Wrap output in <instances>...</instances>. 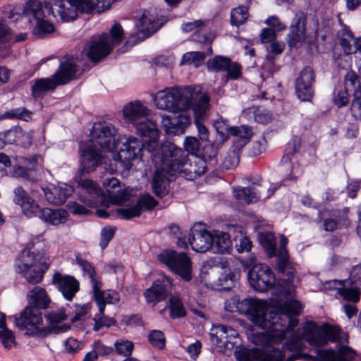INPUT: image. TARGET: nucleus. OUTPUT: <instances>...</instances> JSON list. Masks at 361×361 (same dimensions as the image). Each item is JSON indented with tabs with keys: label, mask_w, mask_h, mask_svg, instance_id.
I'll return each instance as SVG.
<instances>
[{
	"label": "nucleus",
	"mask_w": 361,
	"mask_h": 361,
	"mask_svg": "<svg viewBox=\"0 0 361 361\" xmlns=\"http://www.w3.org/2000/svg\"><path fill=\"white\" fill-rule=\"evenodd\" d=\"M350 95V92L341 86L334 92L333 102L338 108L345 106L349 102Z\"/></svg>",
	"instance_id": "nucleus-57"
},
{
	"label": "nucleus",
	"mask_w": 361,
	"mask_h": 361,
	"mask_svg": "<svg viewBox=\"0 0 361 361\" xmlns=\"http://www.w3.org/2000/svg\"><path fill=\"white\" fill-rule=\"evenodd\" d=\"M9 318L13 319L16 326L20 330H25V335L37 338L45 337L51 333H63L70 329L69 324L40 327L43 322L42 312L31 305H27L19 316L15 315Z\"/></svg>",
	"instance_id": "nucleus-6"
},
{
	"label": "nucleus",
	"mask_w": 361,
	"mask_h": 361,
	"mask_svg": "<svg viewBox=\"0 0 361 361\" xmlns=\"http://www.w3.org/2000/svg\"><path fill=\"white\" fill-rule=\"evenodd\" d=\"M302 306L298 300H290L284 304L281 310H274L280 314H288V316H297L300 314Z\"/></svg>",
	"instance_id": "nucleus-58"
},
{
	"label": "nucleus",
	"mask_w": 361,
	"mask_h": 361,
	"mask_svg": "<svg viewBox=\"0 0 361 361\" xmlns=\"http://www.w3.org/2000/svg\"><path fill=\"white\" fill-rule=\"evenodd\" d=\"M27 298L28 305L38 308L39 310L48 308L51 302L45 289L40 286H35L30 290Z\"/></svg>",
	"instance_id": "nucleus-35"
},
{
	"label": "nucleus",
	"mask_w": 361,
	"mask_h": 361,
	"mask_svg": "<svg viewBox=\"0 0 361 361\" xmlns=\"http://www.w3.org/2000/svg\"><path fill=\"white\" fill-rule=\"evenodd\" d=\"M102 184L109 197L116 203H121L126 200L127 194L121 189L117 178L109 176L104 179Z\"/></svg>",
	"instance_id": "nucleus-36"
},
{
	"label": "nucleus",
	"mask_w": 361,
	"mask_h": 361,
	"mask_svg": "<svg viewBox=\"0 0 361 361\" xmlns=\"http://www.w3.org/2000/svg\"><path fill=\"white\" fill-rule=\"evenodd\" d=\"M116 135V129L111 123L105 121L95 123L90 133L89 145L100 150H113L117 142Z\"/></svg>",
	"instance_id": "nucleus-13"
},
{
	"label": "nucleus",
	"mask_w": 361,
	"mask_h": 361,
	"mask_svg": "<svg viewBox=\"0 0 361 361\" xmlns=\"http://www.w3.org/2000/svg\"><path fill=\"white\" fill-rule=\"evenodd\" d=\"M78 186L80 188V200L90 207L97 206L101 195L97 185L91 180L80 178L78 181Z\"/></svg>",
	"instance_id": "nucleus-25"
},
{
	"label": "nucleus",
	"mask_w": 361,
	"mask_h": 361,
	"mask_svg": "<svg viewBox=\"0 0 361 361\" xmlns=\"http://www.w3.org/2000/svg\"><path fill=\"white\" fill-rule=\"evenodd\" d=\"M350 111L352 116L355 119H361V86L360 87V90H355V93H353Z\"/></svg>",
	"instance_id": "nucleus-63"
},
{
	"label": "nucleus",
	"mask_w": 361,
	"mask_h": 361,
	"mask_svg": "<svg viewBox=\"0 0 361 361\" xmlns=\"http://www.w3.org/2000/svg\"><path fill=\"white\" fill-rule=\"evenodd\" d=\"M243 116L254 120L259 123H267L271 121L272 115L269 111L263 106H252L243 111Z\"/></svg>",
	"instance_id": "nucleus-41"
},
{
	"label": "nucleus",
	"mask_w": 361,
	"mask_h": 361,
	"mask_svg": "<svg viewBox=\"0 0 361 361\" xmlns=\"http://www.w3.org/2000/svg\"><path fill=\"white\" fill-rule=\"evenodd\" d=\"M139 32H142L145 37H149L160 27V24L155 15V11H145L136 23Z\"/></svg>",
	"instance_id": "nucleus-31"
},
{
	"label": "nucleus",
	"mask_w": 361,
	"mask_h": 361,
	"mask_svg": "<svg viewBox=\"0 0 361 361\" xmlns=\"http://www.w3.org/2000/svg\"><path fill=\"white\" fill-rule=\"evenodd\" d=\"M32 113L25 107H18L6 111L1 116V119H21L25 121L31 118Z\"/></svg>",
	"instance_id": "nucleus-55"
},
{
	"label": "nucleus",
	"mask_w": 361,
	"mask_h": 361,
	"mask_svg": "<svg viewBox=\"0 0 361 361\" xmlns=\"http://www.w3.org/2000/svg\"><path fill=\"white\" fill-rule=\"evenodd\" d=\"M207 22V20H197L192 22L184 23L181 25V30L184 32H190L197 30L192 36L193 40L200 43L207 44L209 43V39L205 35L200 36L197 34V31H201L202 30Z\"/></svg>",
	"instance_id": "nucleus-42"
},
{
	"label": "nucleus",
	"mask_w": 361,
	"mask_h": 361,
	"mask_svg": "<svg viewBox=\"0 0 361 361\" xmlns=\"http://www.w3.org/2000/svg\"><path fill=\"white\" fill-rule=\"evenodd\" d=\"M123 35L121 25L116 23L111 27L109 36L103 33L99 36L92 37L84 51L92 62H97L109 54L114 46L122 42Z\"/></svg>",
	"instance_id": "nucleus-7"
},
{
	"label": "nucleus",
	"mask_w": 361,
	"mask_h": 361,
	"mask_svg": "<svg viewBox=\"0 0 361 361\" xmlns=\"http://www.w3.org/2000/svg\"><path fill=\"white\" fill-rule=\"evenodd\" d=\"M157 204L158 202L152 195L145 194L142 195L136 203L125 207L118 208L116 212L118 215L123 219H130L133 217L139 216L143 209L151 210Z\"/></svg>",
	"instance_id": "nucleus-22"
},
{
	"label": "nucleus",
	"mask_w": 361,
	"mask_h": 361,
	"mask_svg": "<svg viewBox=\"0 0 361 361\" xmlns=\"http://www.w3.org/2000/svg\"><path fill=\"white\" fill-rule=\"evenodd\" d=\"M148 341L149 343L159 349H163L165 347V336L164 334L160 330L150 331L148 336Z\"/></svg>",
	"instance_id": "nucleus-62"
},
{
	"label": "nucleus",
	"mask_w": 361,
	"mask_h": 361,
	"mask_svg": "<svg viewBox=\"0 0 361 361\" xmlns=\"http://www.w3.org/2000/svg\"><path fill=\"white\" fill-rule=\"evenodd\" d=\"M13 202L20 206L23 213L25 216L32 217L38 203L30 197L21 186L16 187L13 190Z\"/></svg>",
	"instance_id": "nucleus-30"
},
{
	"label": "nucleus",
	"mask_w": 361,
	"mask_h": 361,
	"mask_svg": "<svg viewBox=\"0 0 361 361\" xmlns=\"http://www.w3.org/2000/svg\"><path fill=\"white\" fill-rule=\"evenodd\" d=\"M188 240L192 249L197 252L212 250L214 236L207 231L195 229L189 234Z\"/></svg>",
	"instance_id": "nucleus-27"
},
{
	"label": "nucleus",
	"mask_w": 361,
	"mask_h": 361,
	"mask_svg": "<svg viewBox=\"0 0 361 361\" xmlns=\"http://www.w3.org/2000/svg\"><path fill=\"white\" fill-rule=\"evenodd\" d=\"M148 111V109L140 101H134L124 106L123 115L126 122L136 127L147 117Z\"/></svg>",
	"instance_id": "nucleus-29"
},
{
	"label": "nucleus",
	"mask_w": 361,
	"mask_h": 361,
	"mask_svg": "<svg viewBox=\"0 0 361 361\" xmlns=\"http://www.w3.org/2000/svg\"><path fill=\"white\" fill-rule=\"evenodd\" d=\"M205 54L202 51H191L185 54L180 61V65H193L200 67L204 61Z\"/></svg>",
	"instance_id": "nucleus-51"
},
{
	"label": "nucleus",
	"mask_w": 361,
	"mask_h": 361,
	"mask_svg": "<svg viewBox=\"0 0 361 361\" xmlns=\"http://www.w3.org/2000/svg\"><path fill=\"white\" fill-rule=\"evenodd\" d=\"M49 265V258L44 252L24 249L16 257L14 268L27 283L37 284L43 279Z\"/></svg>",
	"instance_id": "nucleus-3"
},
{
	"label": "nucleus",
	"mask_w": 361,
	"mask_h": 361,
	"mask_svg": "<svg viewBox=\"0 0 361 361\" xmlns=\"http://www.w3.org/2000/svg\"><path fill=\"white\" fill-rule=\"evenodd\" d=\"M233 195L240 203L248 204L257 202L259 200L260 192L253 185L250 187L235 188Z\"/></svg>",
	"instance_id": "nucleus-38"
},
{
	"label": "nucleus",
	"mask_w": 361,
	"mask_h": 361,
	"mask_svg": "<svg viewBox=\"0 0 361 361\" xmlns=\"http://www.w3.org/2000/svg\"><path fill=\"white\" fill-rule=\"evenodd\" d=\"M238 274L231 270H225L219 279V284L225 289H229L235 282Z\"/></svg>",
	"instance_id": "nucleus-64"
},
{
	"label": "nucleus",
	"mask_w": 361,
	"mask_h": 361,
	"mask_svg": "<svg viewBox=\"0 0 361 361\" xmlns=\"http://www.w3.org/2000/svg\"><path fill=\"white\" fill-rule=\"evenodd\" d=\"M145 145L137 138L133 136H121L116 142L113 150H117L116 160L121 162L126 169L131 167L130 162L133 160L141 159Z\"/></svg>",
	"instance_id": "nucleus-12"
},
{
	"label": "nucleus",
	"mask_w": 361,
	"mask_h": 361,
	"mask_svg": "<svg viewBox=\"0 0 361 361\" xmlns=\"http://www.w3.org/2000/svg\"><path fill=\"white\" fill-rule=\"evenodd\" d=\"M305 28L290 27V32L287 36V42L290 48L296 47L298 44L305 41Z\"/></svg>",
	"instance_id": "nucleus-54"
},
{
	"label": "nucleus",
	"mask_w": 361,
	"mask_h": 361,
	"mask_svg": "<svg viewBox=\"0 0 361 361\" xmlns=\"http://www.w3.org/2000/svg\"><path fill=\"white\" fill-rule=\"evenodd\" d=\"M186 111H178V112H180L178 115L173 118V124H175V128L178 130V133H183L191 122L190 116Z\"/></svg>",
	"instance_id": "nucleus-61"
},
{
	"label": "nucleus",
	"mask_w": 361,
	"mask_h": 361,
	"mask_svg": "<svg viewBox=\"0 0 361 361\" xmlns=\"http://www.w3.org/2000/svg\"><path fill=\"white\" fill-rule=\"evenodd\" d=\"M214 241L212 245V251L217 252L221 254L229 252L232 243L228 233L221 232L216 235Z\"/></svg>",
	"instance_id": "nucleus-43"
},
{
	"label": "nucleus",
	"mask_w": 361,
	"mask_h": 361,
	"mask_svg": "<svg viewBox=\"0 0 361 361\" xmlns=\"http://www.w3.org/2000/svg\"><path fill=\"white\" fill-rule=\"evenodd\" d=\"M13 40L12 35L8 27L0 22V56L6 57L9 53V43Z\"/></svg>",
	"instance_id": "nucleus-49"
},
{
	"label": "nucleus",
	"mask_w": 361,
	"mask_h": 361,
	"mask_svg": "<svg viewBox=\"0 0 361 361\" xmlns=\"http://www.w3.org/2000/svg\"><path fill=\"white\" fill-rule=\"evenodd\" d=\"M79 62L78 58L67 57L61 63L58 71L53 74L58 84L66 85L79 76L81 72Z\"/></svg>",
	"instance_id": "nucleus-23"
},
{
	"label": "nucleus",
	"mask_w": 361,
	"mask_h": 361,
	"mask_svg": "<svg viewBox=\"0 0 361 361\" xmlns=\"http://www.w3.org/2000/svg\"><path fill=\"white\" fill-rule=\"evenodd\" d=\"M111 6V0H49L47 9L55 16V11L63 21L75 20L78 12L90 13L94 9L104 11Z\"/></svg>",
	"instance_id": "nucleus-4"
},
{
	"label": "nucleus",
	"mask_w": 361,
	"mask_h": 361,
	"mask_svg": "<svg viewBox=\"0 0 361 361\" xmlns=\"http://www.w3.org/2000/svg\"><path fill=\"white\" fill-rule=\"evenodd\" d=\"M169 309L172 319L185 317L186 311L181 300L177 296H171L169 300Z\"/></svg>",
	"instance_id": "nucleus-50"
},
{
	"label": "nucleus",
	"mask_w": 361,
	"mask_h": 361,
	"mask_svg": "<svg viewBox=\"0 0 361 361\" xmlns=\"http://www.w3.org/2000/svg\"><path fill=\"white\" fill-rule=\"evenodd\" d=\"M195 87H169L159 91L154 98L158 109L178 113L180 110H188L199 99Z\"/></svg>",
	"instance_id": "nucleus-5"
},
{
	"label": "nucleus",
	"mask_w": 361,
	"mask_h": 361,
	"mask_svg": "<svg viewBox=\"0 0 361 361\" xmlns=\"http://www.w3.org/2000/svg\"><path fill=\"white\" fill-rule=\"evenodd\" d=\"M76 264L80 267L82 269L83 274L85 276H87L92 283V286L94 287V282L98 281L95 278V269L92 264L85 259L82 258L80 255H78L75 257Z\"/></svg>",
	"instance_id": "nucleus-52"
},
{
	"label": "nucleus",
	"mask_w": 361,
	"mask_h": 361,
	"mask_svg": "<svg viewBox=\"0 0 361 361\" xmlns=\"http://www.w3.org/2000/svg\"><path fill=\"white\" fill-rule=\"evenodd\" d=\"M360 86L359 76L356 73L353 71H348L345 75L343 87L350 92L353 91V93H355V90H360Z\"/></svg>",
	"instance_id": "nucleus-59"
},
{
	"label": "nucleus",
	"mask_w": 361,
	"mask_h": 361,
	"mask_svg": "<svg viewBox=\"0 0 361 361\" xmlns=\"http://www.w3.org/2000/svg\"><path fill=\"white\" fill-rule=\"evenodd\" d=\"M4 138L5 139L6 145L18 144L21 137H25L27 139L25 143H20L24 147L30 146L32 144V137L29 133L23 131L20 126H13L10 129L2 131Z\"/></svg>",
	"instance_id": "nucleus-39"
},
{
	"label": "nucleus",
	"mask_w": 361,
	"mask_h": 361,
	"mask_svg": "<svg viewBox=\"0 0 361 361\" xmlns=\"http://www.w3.org/2000/svg\"><path fill=\"white\" fill-rule=\"evenodd\" d=\"M337 294L341 296L345 301L356 303L360 300L361 287L350 283L349 287H340L337 288Z\"/></svg>",
	"instance_id": "nucleus-44"
},
{
	"label": "nucleus",
	"mask_w": 361,
	"mask_h": 361,
	"mask_svg": "<svg viewBox=\"0 0 361 361\" xmlns=\"http://www.w3.org/2000/svg\"><path fill=\"white\" fill-rule=\"evenodd\" d=\"M135 128L137 134L142 138L146 149L149 152H155L159 147V130L156 123L145 118Z\"/></svg>",
	"instance_id": "nucleus-18"
},
{
	"label": "nucleus",
	"mask_w": 361,
	"mask_h": 361,
	"mask_svg": "<svg viewBox=\"0 0 361 361\" xmlns=\"http://www.w3.org/2000/svg\"><path fill=\"white\" fill-rule=\"evenodd\" d=\"M114 347L118 355L128 357L133 353L134 344L128 340L119 339L114 343Z\"/></svg>",
	"instance_id": "nucleus-60"
},
{
	"label": "nucleus",
	"mask_w": 361,
	"mask_h": 361,
	"mask_svg": "<svg viewBox=\"0 0 361 361\" xmlns=\"http://www.w3.org/2000/svg\"><path fill=\"white\" fill-rule=\"evenodd\" d=\"M231 65V59L223 56H216L207 61L209 71L214 72H226Z\"/></svg>",
	"instance_id": "nucleus-47"
},
{
	"label": "nucleus",
	"mask_w": 361,
	"mask_h": 361,
	"mask_svg": "<svg viewBox=\"0 0 361 361\" xmlns=\"http://www.w3.org/2000/svg\"><path fill=\"white\" fill-rule=\"evenodd\" d=\"M226 122V120L219 118L216 121L214 126L219 133L224 134V132H227L235 137L233 147L240 149L251 139L252 136V129L249 126L243 125L240 126L228 127Z\"/></svg>",
	"instance_id": "nucleus-17"
},
{
	"label": "nucleus",
	"mask_w": 361,
	"mask_h": 361,
	"mask_svg": "<svg viewBox=\"0 0 361 361\" xmlns=\"http://www.w3.org/2000/svg\"><path fill=\"white\" fill-rule=\"evenodd\" d=\"M49 2V0H48L44 6H43L40 2L35 0H30L27 2L23 8V13L26 17V20L31 23L36 24L33 30V33L35 36L39 37H43L47 34L54 32L55 30L54 25L48 20L45 19L46 16L44 14V8L48 12L49 15H51V13L49 11L46 7ZM56 13H58L55 11V16L52 14L54 18L56 17ZM57 15L59 16V14Z\"/></svg>",
	"instance_id": "nucleus-10"
},
{
	"label": "nucleus",
	"mask_w": 361,
	"mask_h": 361,
	"mask_svg": "<svg viewBox=\"0 0 361 361\" xmlns=\"http://www.w3.org/2000/svg\"><path fill=\"white\" fill-rule=\"evenodd\" d=\"M158 258L183 280L186 281L191 280L192 263L190 259L185 253L165 250L159 255Z\"/></svg>",
	"instance_id": "nucleus-14"
},
{
	"label": "nucleus",
	"mask_w": 361,
	"mask_h": 361,
	"mask_svg": "<svg viewBox=\"0 0 361 361\" xmlns=\"http://www.w3.org/2000/svg\"><path fill=\"white\" fill-rule=\"evenodd\" d=\"M353 39V33L348 27H345L342 30V36L339 39V44L346 55L354 52L351 44V40Z\"/></svg>",
	"instance_id": "nucleus-56"
},
{
	"label": "nucleus",
	"mask_w": 361,
	"mask_h": 361,
	"mask_svg": "<svg viewBox=\"0 0 361 361\" xmlns=\"http://www.w3.org/2000/svg\"><path fill=\"white\" fill-rule=\"evenodd\" d=\"M93 297L97 302V306L101 303L106 306V304H114L120 300L118 293L116 291H102L99 288V281L94 282L92 287Z\"/></svg>",
	"instance_id": "nucleus-40"
},
{
	"label": "nucleus",
	"mask_w": 361,
	"mask_h": 361,
	"mask_svg": "<svg viewBox=\"0 0 361 361\" xmlns=\"http://www.w3.org/2000/svg\"><path fill=\"white\" fill-rule=\"evenodd\" d=\"M98 308L99 313L93 318V321L94 322L93 330L98 331L104 327L109 328L111 326H114L116 324V320L104 314V305L103 303L99 304Z\"/></svg>",
	"instance_id": "nucleus-45"
},
{
	"label": "nucleus",
	"mask_w": 361,
	"mask_h": 361,
	"mask_svg": "<svg viewBox=\"0 0 361 361\" xmlns=\"http://www.w3.org/2000/svg\"><path fill=\"white\" fill-rule=\"evenodd\" d=\"M160 151L164 152L171 162L172 172L192 180L205 173L207 164L206 161L200 157H195L193 161L188 158V155L171 142L161 145Z\"/></svg>",
	"instance_id": "nucleus-2"
},
{
	"label": "nucleus",
	"mask_w": 361,
	"mask_h": 361,
	"mask_svg": "<svg viewBox=\"0 0 361 361\" xmlns=\"http://www.w3.org/2000/svg\"><path fill=\"white\" fill-rule=\"evenodd\" d=\"M52 283L68 301H72L80 290V283L74 276L56 272L52 277Z\"/></svg>",
	"instance_id": "nucleus-20"
},
{
	"label": "nucleus",
	"mask_w": 361,
	"mask_h": 361,
	"mask_svg": "<svg viewBox=\"0 0 361 361\" xmlns=\"http://www.w3.org/2000/svg\"><path fill=\"white\" fill-rule=\"evenodd\" d=\"M235 356L238 361H283L285 354L282 350L269 347L263 350L257 348L245 349Z\"/></svg>",
	"instance_id": "nucleus-15"
},
{
	"label": "nucleus",
	"mask_w": 361,
	"mask_h": 361,
	"mask_svg": "<svg viewBox=\"0 0 361 361\" xmlns=\"http://www.w3.org/2000/svg\"><path fill=\"white\" fill-rule=\"evenodd\" d=\"M80 171L82 173H89L102 163V150L87 144L85 149H81Z\"/></svg>",
	"instance_id": "nucleus-26"
},
{
	"label": "nucleus",
	"mask_w": 361,
	"mask_h": 361,
	"mask_svg": "<svg viewBox=\"0 0 361 361\" xmlns=\"http://www.w3.org/2000/svg\"><path fill=\"white\" fill-rule=\"evenodd\" d=\"M240 149L232 147L224 157V160L219 169L221 170H231L235 169L239 164Z\"/></svg>",
	"instance_id": "nucleus-46"
},
{
	"label": "nucleus",
	"mask_w": 361,
	"mask_h": 361,
	"mask_svg": "<svg viewBox=\"0 0 361 361\" xmlns=\"http://www.w3.org/2000/svg\"><path fill=\"white\" fill-rule=\"evenodd\" d=\"M248 18V10L245 6H238L231 11V24L238 27L245 23Z\"/></svg>",
	"instance_id": "nucleus-53"
},
{
	"label": "nucleus",
	"mask_w": 361,
	"mask_h": 361,
	"mask_svg": "<svg viewBox=\"0 0 361 361\" xmlns=\"http://www.w3.org/2000/svg\"><path fill=\"white\" fill-rule=\"evenodd\" d=\"M215 333L212 334L213 341L219 346L226 347L228 343H234L238 336L237 331L231 326L219 324L214 327Z\"/></svg>",
	"instance_id": "nucleus-34"
},
{
	"label": "nucleus",
	"mask_w": 361,
	"mask_h": 361,
	"mask_svg": "<svg viewBox=\"0 0 361 361\" xmlns=\"http://www.w3.org/2000/svg\"><path fill=\"white\" fill-rule=\"evenodd\" d=\"M341 329L329 324L317 326L314 322L307 324L302 331L303 338L311 345L323 347L329 342L334 343L341 341Z\"/></svg>",
	"instance_id": "nucleus-9"
},
{
	"label": "nucleus",
	"mask_w": 361,
	"mask_h": 361,
	"mask_svg": "<svg viewBox=\"0 0 361 361\" xmlns=\"http://www.w3.org/2000/svg\"><path fill=\"white\" fill-rule=\"evenodd\" d=\"M315 75L313 69L305 66L299 73L295 80V93L302 102L310 101L314 96Z\"/></svg>",
	"instance_id": "nucleus-16"
},
{
	"label": "nucleus",
	"mask_w": 361,
	"mask_h": 361,
	"mask_svg": "<svg viewBox=\"0 0 361 361\" xmlns=\"http://www.w3.org/2000/svg\"><path fill=\"white\" fill-rule=\"evenodd\" d=\"M239 308L255 325L267 331L279 333L280 341L284 339L286 331H293L298 324L293 316L268 310L266 302L256 298L242 300Z\"/></svg>",
	"instance_id": "nucleus-1"
},
{
	"label": "nucleus",
	"mask_w": 361,
	"mask_h": 361,
	"mask_svg": "<svg viewBox=\"0 0 361 361\" xmlns=\"http://www.w3.org/2000/svg\"><path fill=\"white\" fill-rule=\"evenodd\" d=\"M259 243L265 250L269 257L276 255V240L270 233H261L259 236Z\"/></svg>",
	"instance_id": "nucleus-48"
},
{
	"label": "nucleus",
	"mask_w": 361,
	"mask_h": 361,
	"mask_svg": "<svg viewBox=\"0 0 361 361\" xmlns=\"http://www.w3.org/2000/svg\"><path fill=\"white\" fill-rule=\"evenodd\" d=\"M41 159L40 156L35 155L30 159H28L27 165L26 167L18 166L15 170L14 173L17 176L25 178L30 181H37L39 178V173L35 169L37 165L38 160Z\"/></svg>",
	"instance_id": "nucleus-37"
},
{
	"label": "nucleus",
	"mask_w": 361,
	"mask_h": 361,
	"mask_svg": "<svg viewBox=\"0 0 361 361\" xmlns=\"http://www.w3.org/2000/svg\"><path fill=\"white\" fill-rule=\"evenodd\" d=\"M154 161L157 163V159H159L160 166L157 167L154 172L152 181V189L153 193L158 197H163L169 192V182L174 178L176 175L173 173L171 162H169V158L166 154L161 151V153L153 154Z\"/></svg>",
	"instance_id": "nucleus-11"
},
{
	"label": "nucleus",
	"mask_w": 361,
	"mask_h": 361,
	"mask_svg": "<svg viewBox=\"0 0 361 361\" xmlns=\"http://www.w3.org/2000/svg\"><path fill=\"white\" fill-rule=\"evenodd\" d=\"M287 244V238L283 235H281L280 247L276 251V255L277 257L276 268L281 274L286 272L287 280L286 281V286L288 290H290L291 289V283L294 279L295 270L289 260V256L286 249Z\"/></svg>",
	"instance_id": "nucleus-21"
},
{
	"label": "nucleus",
	"mask_w": 361,
	"mask_h": 361,
	"mask_svg": "<svg viewBox=\"0 0 361 361\" xmlns=\"http://www.w3.org/2000/svg\"><path fill=\"white\" fill-rule=\"evenodd\" d=\"M171 286V278L166 275H161L160 278L154 281L151 287L145 291L144 296L147 302L154 306L157 303L165 300Z\"/></svg>",
	"instance_id": "nucleus-19"
},
{
	"label": "nucleus",
	"mask_w": 361,
	"mask_h": 361,
	"mask_svg": "<svg viewBox=\"0 0 361 361\" xmlns=\"http://www.w3.org/2000/svg\"><path fill=\"white\" fill-rule=\"evenodd\" d=\"M42 189L47 202L56 205L63 204L73 191L71 187L66 185L64 186L42 188Z\"/></svg>",
	"instance_id": "nucleus-32"
},
{
	"label": "nucleus",
	"mask_w": 361,
	"mask_h": 361,
	"mask_svg": "<svg viewBox=\"0 0 361 361\" xmlns=\"http://www.w3.org/2000/svg\"><path fill=\"white\" fill-rule=\"evenodd\" d=\"M32 216L38 217L44 222L51 225L57 226L66 222L68 214L63 209L41 208L38 204Z\"/></svg>",
	"instance_id": "nucleus-28"
},
{
	"label": "nucleus",
	"mask_w": 361,
	"mask_h": 361,
	"mask_svg": "<svg viewBox=\"0 0 361 361\" xmlns=\"http://www.w3.org/2000/svg\"><path fill=\"white\" fill-rule=\"evenodd\" d=\"M209 97L206 94H201L193 107L195 124L197 129L200 140L202 142L207 141L209 137V131L202 123V121L206 116V112L209 109Z\"/></svg>",
	"instance_id": "nucleus-24"
},
{
	"label": "nucleus",
	"mask_w": 361,
	"mask_h": 361,
	"mask_svg": "<svg viewBox=\"0 0 361 361\" xmlns=\"http://www.w3.org/2000/svg\"><path fill=\"white\" fill-rule=\"evenodd\" d=\"M284 277L276 280L274 274L271 269L263 264H255L248 272V279L251 286L256 290L264 292L269 288L274 286L281 288V292L286 295H291L293 291V283H291V289L288 290L286 286L287 280L286 272L283 273ZM293 282V280L292 281Z\"/></svg>",
	"instance_id": "nucleus-8"
},
{
	"label": "nucleus",
	"mask_w": 361,
	"mask_h": 361,
	"mask_svg": "<svg viewBox=\"0 0 361 361\" xmlns=\"http://www.w3.org/2000/svg\"><path fill=\"white\" fill-rule=\"evenodd\" d=\"M59 85H60L53 75L50 78L37 79L31 87L32 96L35 99L42 98L47 94L54 92Z\"/></svg>",
	"instance_id": "nucleus-33"
}]
</instances>
